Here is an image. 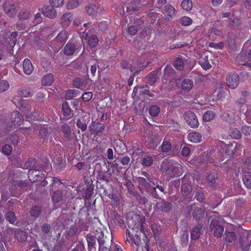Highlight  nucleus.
<instances>
[{"instance_id": "33", "label": "nucleus", "mask_w": 251, "mask_h": 251, "mask_svg": "<svg viewBox=\"0 0 251 251\" xmlns=\"http://www.w3.org/2000/svg\"><path fill=\"white\" fill-rule=\"evenodd\" d=\"M229 135L233 139H239L241 137V133L237 128H231L229 132Z\"/></svg>"}, {"instance_id": "59", "label": "nucleus", "mask_w": 251, "mask_h": 251, "mask_svg": "<svg viewBox=\"0 0 251 251\" xmlns=\"http://www.w3.org/2000/svg\"><path fill=\"white\" fill-rule=\"evenodd\" d=\"M242 132L246 136L251 138V126H244L242 127Z\"/></svg>"}, {"instance_id": "61", "label": "nucleus", "mask_w": 251, "mask_h": 251, "mask_svg": "<svg viewBox=\"0 0 251 251\" xmlns=\"http://www.w3.org/2000/svg\"><path fill=\"white\" fill-rule=\"evenodd\" d=\"M161 150L163 152H168L171 149V144L169 142L164 141L161 146Z\"/></svg>"}, {"instance_id": "58", "label": "nucleus", "mask_w": 251, "mask_h": 251, "mask_svg": "<svg viewBox=\"0 0 251 251\" xmlns=\"http://www.w3.org/2000/svg\"><path fill=\"white\" fill-rule=\"evenodd\" d=\"M188 232H186L183 233L181 237V244L183 247H185L187 245L188 243Z\"/></svg>"}, {"instance_id": "57", "label": "nucleus", "mask_w": 251, "mask_h": 251, "mask_svg": "<svg viewBox=\"0 0 251 251\" xmlns=\"http://www.w3.org/2000/svg\"><path fill=\"white\" fill-rule=\"evenodd\" d=\"M41 229L43 233L48 234L51 231V227L50 225L48 223H44L41 226Z\"/></svg>"}, {"instance_id": "29", "label": "nucleus", "mask_w": 251, "mask_h": 251, "mask_svg": "<svg viewBox=\"0 0 251 251\" xmlns=\"http://www.w3.org/2000/svg\"><path fill=\"white\" fill-rule=\"evenodd\" d=\"M63 198V194L61 190H57L52 193L51 195L52 201L53 203H58L60 202Z\"/></svg>"}, {"instance_id": "34", "label": "nucleus", "mask_w": 251, "mask_h": 251, "mask_svg": "<svg viewBox=\"0 0 251 251\" xmlns=\"http://www.w3.org/2000/svg\"><path fill=\"white\" fill-rule=\"evenodd\" d=\"M243 169L247 174H251V156L245 160L243 165Z\"/></svg>"}, {"instance_id": "36", "label": "nucleus", "mask_w": 251, "mask_h": 251, "mask_svg": "<svg viewBox=\"0 0 251 251\" xmlns=\"http://www.w3.org/2000/svg\"><path fill=\"white\" fill-rule=\"evenodd\" d=\"M174 67L178 71H182L184 68V62L181 58L177 57L173 63Z\"/></svg>"}, {"instance_id": "44", "label": "nucleus", "mask_w": 251, "mask_h": 251, "mask_svg": "<svg viewBox=\"0 0 251 251\" xmlns=\"http://www.w3.org/2000/svg\"><path fill=\"white\" fill-rule=\"evenodd\" d=\"M61 131L64 134L65 138H69L71 135V130L70 126L67 124H64L61 127Z\"/></svg>"}, {"instance_id": "18", "label": "nucleus", "mask_w": 251, "mask_h": 251, "mask_svg": "<svg viewBox=\"0 0 251 251\" xmlns=\"http://www.w3.org/2000/svg\"><path fill=\"white\" fill-rule=\"evenodd\" d=\"M237 146H234V144H230L229 145H226L224 147L225 154L230 158L232 157L235 153V150Z\"/></svg>"}, {"instance_id": "47", "label": "nucleus", "mask_w": 251, "mask_h": 251, "mask_svg": "<svg viewBox=\"0 0 251 251\" xmlns=\"http://www.w3.org/2000/svg\"><path fill=\"white\" fill-rule=\"evenodd\" d=\"M5 218L10 224H13L16 220L15 213L13 211H8L5 215Z\"/></svg>"}, {"instance_id": "63", "label": "nucleus", "mask_w": 251, "mask_h": 251, "mask_svg": "<svg viewBox=\"0 0 251 251\" xmlns=\"http://www.w3.org/2000/svg\"><path fill=\"white\" fill-rule=\"evenodd\" d=\"M50 5L55 7H59L64 4V0H49Z\"/></svg>"}, {"instance_id": "1", "label": "nucleus", "mask_w": 251, "mask_h": 251, "mask_svg": "<svg viewBox=\"0 0 251 251\" xmlns=\"http://www.w3.org/2000/svg\"><path fill=\"white\" fill-rule=\"evenodd\" d=\"M210 223V229L213 235L217 237H221L224 230V221L223 218L216 212L212 211L206 214Z\"/></svg>"}, {"instance_id": "26", "label": "nucleus", "mask_w": 251, "mask_h": 251, "mask_svg": "<svg viewBox=\"0 0 251 251\" xmlns=\"http://www.w3.org/2000/svg\"><path fill=\"white\" fill-rule=\"evenodd\" d=\"M42 212V207L38 205L33 206L30 210V215L35 218H38Z\"/></svg>"}, {"instance_id": "42", "label": "nucleus", "mask_w": 251, "mask_h": 251, "mask_svg": "<svg viewBox=\"0 0 251 251\" xmlns=\"http://www.w3.org/2000/svg\"><path fill=\"white\" fill-rule=\"evenodd\" d=\"M246 205V201L243 198H240L235 201L236 208L238 210H241Z\"/></svg>"}, {"instance_id": "14", "label": "nucleus", "mask_w": 251, "mask_h": 251, "mask_svg": "<svg viewBox=\"0 0 251 251\" xmlns=\"http://www.w3.org/2000/svg\"><path fill=\"white\" fill-rule=\"evenodd\" d=\"M140 2L141 0H131L126 7L127 12L129 14H132L134 12L138 11L140 8L138 5Z\"/></svg>"}, {"instance_id": "27", "label": "nucleus", "mask_w": 251, "mask_h": 251, "mask_svg": "<svg viewBox=\"0 0 251 251\" xmlns=\"http://www.w3.org/2000/svg\"><path fill=\"white\" fill-rule=\"evenodd\" d=\"M176 10L175 8L170 4H168L164 7V13L170 17L168 18V21L172 19V16L176 14Z\"/></svg>"}, {"instance_id": "7", "label": "nucleus", "mask_w": 251, "mask_h": 251, "mask_svg": "<svg viewBox=\"0 0 251 251\" xmlns=\"http://www.w3.org/2000/svg\"><path fill=\"white\" fill-rule=\"evenodd\" d=\"M184 118L187 124L192 128L198 127L199 123L196 115L192 111H188L184 114Z\"/></svg>"}, {"instance_id": "50", "label": "nucleus", "mask_w": 251, "mask_h": 251, "mask_svg": "<svg viewBox=\"0 0 251 251\" xmlns=\"http://www.w3.org/2000/svg\"><path fill=\"white\" fill-rule=\"evenodd\" d=\"M62 109L63 114L65 116H70L71 114V109L69 107L68 102H65L63 103L62 105Z\"/></svg>"}, {"instance_id": "2", "label": "nucleus", "mask_w": 251, "mask_h": 251, "mask_svg": "<svg viewBox=\"0 0 251 251\" xmlns=\"http://www.w3.org/2000/svg\"><path fill=\"white\" fill-rule=\"evenodd\" d=\"M239 244L242 250L248 251L250 249L251 245V230H245L240 233Z\"/></svg>"}, {"instance_id": "54", "label": "nucleus", "mask_w": 251, "mask_h": 251, "mask_svg": "<svg viewBox=\"0 0 251 251\" xmlns=\"http://www.w3.org/2000/svg\"><path fill=\"white\" fill-rule=\"evenodd\" d=\"M121 66L124 69H129L131 72L134 71L133 67L131 66L126 60H122L121 62Z\"/></svg>"}, {"instance_id": "56", "label": "nucleus", "mask_w": 251, "mask_h": 251, "mask_svg": "<svg viewBox=\"0 0 251 251\" xmlns=\"http://www.w3.org/2000/svg\"><path fill=\"white\" fill-rule=\"evenodd\" d=\"M9 85L7 81L2 80L0 81V92H3L8 89Z\"/></svg>"}, {"instance_id": "13", "label": "nucleus", "mask_w": 251, "mask_h": 251, "mask_svg": "<svg viewBox=\"0 0 251 251\" xmlns=\"http://www.w3.org/2000/svg\"><path fill=\"white\" fill-rule=\"evenodd\" d=\"M136 182L138 183V187L140 192L143 193L144 191L150 190V184L147 181L146 179L142 177H138L136 178Z\"/></svg>"}, {"instance_id": "16", "label": "nucleus", "mask_w": 251, "mask_h": 251, "mask_svg": "<svg viewBox=\"0 0 251 251\" xmlns=\"http://www.w3.org/2000/svg\"><path fill=\"white\" fill-rule=\"evenodd\" d=\"M23 168L24 169H41V167L37 164V160L34 158L29 159L26 161L24 165Z\"/></svg>"}, {"instance_id": "48", "label": "nucleus", "mask_w": 251, "mask_h": 251, "mask_svg": "<svg viewBox=\"0 0 251 251\" xmlns=\"http://www.w3.org/2000/svg\"><path fill=\"white\" fill-rule=\"evenodd\" d=\"M160 112L159 107L156 105H152L149 108V113L152 117L157 116Z\"/></svg>"}, {"instance_id": "53", "label": "nucleus", "mask_w": 251, "mask_h": 251, "mask_svg": "<svg viewBox=\"0 0 251 251\" xmlns=\"http://www.w3.org/2000/svg\"><path fill=\"white\" fill-rule=\"evenodd\" d=\"M194 199H196L198 201L201 202L203 201L204 199V195L203 191L201 189L198 190Z\"/></svg>"}, {"instance_id": "45", "label": "nucleus", "mask_w": 251, "mask_h": 251, "mask_svg": "<svg viewBox=\"0 0 251 251\" xmlns=\"http://www.w3.org/2000/svg\"><path fill=\"white\" fill-rule=\"evenodd\" d=\"M215 117V113L211 111H207L203 115V120L205 122H209L212 120Z\"/></svg>"}, {"instance_id": "37", "label": "nucleus", "mask_w": 251, "mask_h": 251, "mask_svg": "<svg viewBox=\"0 0 251 251\" xmlns=\"http://www.w3.org/2000/svg\"><path fill=\"white\" fill-rule=\"evenodd\" d=\"M193 86V81L188 79H184L182 83V88L184 90L189 91L192 88Z\"/></svg>"}, {"instance_id": "46", "label": "nucleus", "mask_w": 251, "mask_h": 251, "mask_svg": "<svg viewBox=\"0 0 251 251\" xmlns=\"http://www.w3.org/2000/svg\"><path fill=\"white\" fill-rule=\"evenodd\" d=\"M150 62L147 63L146 65H143L141 63H139L137 65V67H133L135 71L132 74L133 76L138 74L141 71L144 70L150 64Z\"/></svg>"}, {"instance_id": "24", "label": "nucleus", "mask_w": 251, "mask_h": 251, "mask_svg": "<svg viewBox=\"0 0 251 251\" xmlns=\"http://www.w3.org/2000/svg\"><path fill=\"white\" fill-rule=\"evenodd\" d=\"M75 50V46L74 44L68 43L64 48V53L66 55H72Z\"/></svg>"}, {"instance_id": "49", "label": "nucleus", "mask_w": 251, "mask_h": 251, "mask_svg": "<svg viewBox=\"0 0 251 251\" xmlns=\"http://www.w3.org/2000/svg\"><path fill=\"white\" fill-rule=\"evenodd\" d=\"M153 163V159L151 156H146L142 159V164L144 166L150 167Z\"/></svg>"}, {"instance_id": "11", "label": "nucleus", "mask_w": 251, "mask_h": 251, "mask_svg": "<svg viewBox=\"0 0 251 251\" xmlns=\"http://www.w3.org/2000/svg\"><path fill=\"white\" fill-rule=\"evenodd\" d=\"M54 6L52 5H44L42 8L43 14L50 19H53L57 16V13Z\"/></svg>"}, {"instance_id": "62", "label": "nucleus", "mask_w": 251, "mask_h": 251, "mask_svg": "<svg viewBox=\"0 0 251 251\" xmlns=\"http://www.w3.org/2000/svg\"><path fill=\"white\" fill-rule=\"evenodd\" d=\"M192 23V20L188 17H183L180 19V23L182 25L187 26L191 25Z\"/></svg>"}, {"instance_id": "12", "label": "nucleus", "mask_w": 251, "mask_h": 251, "mask_svg": "<svg viewBox=\"0 0 251 251\" xmlns=\"http://www.w3.org/2000/svg\"><path fill=\"white\" fill-rule=\"evenodd\" d=\"M206 180L209 186L215 189L217 188L220 183L217 175L214 173L208 174L206 176Z\"/></svg>"}, {"instance_id": "51", "label": "nucleus", "mask_w": 251, "mask_h": 251, "mask_svg": "<svg viewBox=\"0 0 251 251\" xmlns=\"http://www.w3.org/2000/svg\"><path fill=\"white\" fill-rule=\"evenodd\" d=\"M5 11L10 17H13L16 14V10L14 5H10L5 8Z\"/></svg>"}, {"instance_id": "5", "label": "nucleus", "mask_w": 251, "mask_h": 251, "mask_svg": "<svg viewBox=\"0 0 251 251\" xmlns=\"http://www.w3.org/2000/svg\"><path fill=\"white\" fill-rule=\"evenodd\" d=\"M181 166L178 164H171L168 160H164L161 165V169L164 171H171L172 175L174 176H178L180 174L179 171Z\"/></svg>"}, {"instance_id": "6", "label": "nucleus", "mask_w": 251, "mask_h": 251, "mask_svg": "<svg viewBox=\"0 0 251 251\" xmlns=\"http://www.w3.org/2000/svg\"><path fill=\"white\" fill-rule=\"evenodd\" d=\"M164 79L169 80L170 82H173L176 80V83L177 81L180 80V78L176 79V71L171 65H167L164 70Z\"/></svg>"}, {"instance_id": "52", "label": "nucleus", "mask_w": 251, "mask_h": 251, "mask_svg": "<svg viewBox=\"0 0 251 251\" xmlns=\"http://www.w3.org/2000/svg\"><path fill=\"white\" fill-rule=\"evenodd\" d=\"M235 233L234 232H226L225 235V239L226 241L231 243L236 239Z\"/></svg>"}, {"instance_id": "35", "label": "nucleus", "mask_w": 251, "mask_h": 251, "mask_svg": "<svg viewBox=\"0 0 251 251\" xmlns=\"http://www.w3.org/2000/svg\"><path fill=\"white\" fill-rule=\"evenodd\" d=\"M16 236L19 241L23 242L26 240L27 237V234L25 231L23 230H19L16 232Z\"/></svg>"}, {"instance_id": "30", "label": "nucleus", "mask_w": 251, "mask_h": 251, "mask_svg": "<svg viewBox=\"0 0 251 251\" xmlns=\"http://www.w3.org/2000/svg\"><path fill=\"white\" fill-rule=\"evenodd\" d=\"M40 169H31L28 171V176L30 181H35L39 176Z\"/></svg>"}, {"instance_id": "43", "label": "nucleus", "mask_w": 251, "mask_h": 251, "mask_svg": "<svg viewBox=\"0 0 251 251\" xmlns=\"http://www.w3.org/2000/svg\"><path fill=\"white\" fill-rule=\"evenodd\" d=\"M245 186L249 189H251V174H247L243 176L242 178Z\"/></svg>"}, {"instance_id": "40", "label": "nucleus", "mask_w": 251, "mask_h": 251, "mask_svg": "<svg viewBox=\"0 0 251 251\" xmlns=\"http://www.w3.org/2000/svg\"><path fill=\"white\" fill-rule=\"evenodd\" d=\"M182 8L186 11H190L193 7V3L190 0H183L181 2Z\"/></svg>"}, {"instance_id": "23", "label": "nucleus", "mask_w": 251, "mask_h": 251, "mask_svg": "<svg viewBox=\"0 0 251 251\" xmlns=\"http://www.w3.org/2000/svg\"><path fill=\"white\" fill-rule=\"evenodd\" d=\"M188 138L191 142L198 143L201 141V135L199 132H192L188 134Z\"/></svg>"}, {"instance_id": "20", "label": "nucleus", "mask_w": 251, "mask_h": 251, "mask_svg": "<svg viewBox=\"0 0 251 251\" xmlns=\"http://www.w3.org/2000/svg\"><path fill=\"white\" fill-rule=\"evenodd\" d=\"M33 91L29 88L21 87L19 88L17 91V94L21 97H31Z\"/></svg>"}, {"instance_id": "15", "label": "nucleus", "mask_w": 251, "mask_h": 251, "mask_svg": "<svg viewBox=\"0 0 251 251\" xmlns=\"http://www.w3.org/2000/svg\"><path fill=\"white\" fill-rule=\"evenodd\" d=\"M86 240L88 244L89 251H97L96 237L90 234L86 236Z\"/></svg>"}, {"instance_id": "8", "label": "nucleus", "mask_w": 251, "mask_h": 251, "mask_svg": "<svg viewBox=\"0 0 251 251\" xmlns=\"http://www.w3.org/2000/svg\"><path fill=\"white\" fill-rule=\"evenodd\" d=\"M226 84L231 89L236 88L239 83V76L234 73H229L226 76Z\"/></svg>"}, {"instance_id": "9", "label": "nucleus", "mask_w": 251, "mask_h": 251, "mask_svg": "<svg viewBox=\"0 0 251 251\" xmlns=\"http://www.w3.org/2000/svg\"><path fill=\"white\" fill-rule=\"evenodd\" d=\"M154 209L155 211L168 212L172 210V205L171 203L163 200L161 201L157 202Z\"/></svg>"}, {"instance_id": "10", "label": "nucleus", "mask_w": 251, "mask_h": 251, "mask_svg": "<svg viewBox=\"0 0 251 251\" xmlns=\"http://www.w3.org/2000/svg\"><path fill=\"white\" fill-rule=\"evenodd\" d=\"M142 229L141 227H140L139 230L136 231V233L133 237L130 238V239L127 237L126 242H128L130 244L133 242L137 246L140 245L142 244L141 236L142 235L143 237L145 236V234L142 232Z\"/></svg>"}, {"instance_id": "21", "label": "nucleus", "mask_w": 251, "mask_h": 251, "mask_svg": "<svg viewBox=\"0 0 251 251\" xmlns=\"http://www.w3.org/2000/svg\"><path fill=\"white\" fill-rule=\"evenodd\" d=\"M90 127L93 133L98 134L104 130L105 126L102 123L94 122L91 124Z\"/></svg>"}, {"instance_id": "64", "label": "nucleus", "mask_w": 251, "mask_h": 251, "mask_svg": "<svg viewBox=\"0 0 251 251\" xmlns=\"http://www.w3.org/2000/svg\"><path fill=\"white\" fill-rule=\"evenodd\" d=\"M209 32L210 33V37H213V35L218 36H222V32L221 30L217 29L215 27H212L209 29Z\"/></svg>"}, {"instance_id": "38", "label": "nucleus", "mask_w": 251, "mask_h": 251, "mask_svg": "<svg viewBox=\"0 0 251 251\" xmlns=\"http://www.w3.org/2000/svg\"><path fill=\"white\" fill-rule=\"evenodd\" d=\"M80 1L79 0H69L66 3V7L68 10L73 9L80 4Z\"/></svg>"}, {"instance_id": "32", "label": "nucleus", "mask_w": 251, "mask_h": 251, "mask_svg": "<svg viewBox=\"0 0 251 251\" xmlns=\"http://www.w3.org/2000/svg\"><path fill=\"white\" fill-rule=\"evenodd\" d=\"M159 76L158 75V73L156 71H152L148 75V81L150 85L154 84L158 79Z\"/></svg>"}, {"instance_id": "22", "label": "nucleus", "mask_w": 251, "mask_h": 251, "mask_svg": "<svg viewBox=\"0 0 251 251\" xmlns=\"http://www.w3.org/2000/svg\"><path fill=\"white\" fill-rule=\"evenodd\" d=\"M202 226V225L199 224L193 228L191 233V239L192 240H196L199 238Z\"/></svg>"}, {"instance_id": "41", "label": "nucleus", "mask_w": 251, "mask_h": 251, "mask_svg": "<svg viewBox=\"0 0 251 251\" xmlns=\"http://www.w3.org/2000/svg\"><path fill=\"white\" fill-rule=\"evenodd\" d=\"M98 38L95 35H91L88 40V44L91 48H94L98 43Z\"/></svg>"}, {"instance_id": "60", "label": "nucleus", "mask_w": 251, "mask_h": 251, "mask_svg": "<svg viewBox=\"0 0 251 251\" xmlns=\"http://www.w3.org/2000/svg\"><path fill=\"white\" fill-rule=\"evenodd\" d=\"M30 13L27 11H22L19 13L18 17L20 20H27L30 16Z\"/></svg>"}, {"instance_id": "55", "label": "nucleus", "mask_w": 251, "mask_h": 251, "mask_svg": "<svg viewBox=\"0 0 251 251\" xmlns=\"http://www.w3.org/2000/svg\"><path fill=\"white\" fill-rule=\"evenodd\" d=\"M72 20V16L70 13L64 14L61 18L62 22L64 23L66 25H69V23Z\"/></svg>"}, {"instance_id": "3", "label": "nucleus", "mask_w": 251, "mask_h": 251, "mask_svg": "<svg viewBox=\"0 0 251 251\" xmlns=\"http://www.w3.org/2000/svg\"><path fill=\"white\" fill-rule=\"evenodd\" d=\"M153 186L150 188L148 194L153 198L160 199L161 197L166 194L164 185L155 184L152 183Z\"/></svg>"}, {"instance_id": "19", "label": "nucleus", "mask_w": 251, "mask_h": 251, "mask_svg": "<svg viewBox=\"0 0 251 251\" xmlns=\"http://www.w3.org/2000/svg\"><path fill=\"white\" fill-rule=\"evenodd\" d=\"M23 70L25 74L30 75L33 70V67L28 59H25L23 62Z\"/></svg>"}, {"instance_id": "17", "label": "nucleus", "mask_w": 251, "mask_h": 251, "mask_svg": "<svg viewBox=\"0 0 251 251\" xmlns=\"http://www.w3.org/2000/svg\"><path fill=\"white\" fill-rule=\"evenodd\" d=\"M11 122L15 126H19L22 123V118L18 111H14L11 116Z\"/></svg>"}, {"instance_id": "39", "label": "nucleus", "mask_w": 251, "mask_h": 251, "mask_svg": "<svg viewBox=\"0 0 251 251\" xmlns=\"http://www.w3.org/2000/svg\"><path fill=\"white\" fill-rule=\"evenodd\" d=\"M67 39V32L64 30L61 31L56 37V40L61 43L65 42Z\"/></svg>"}, {"instance_id": "31", "label": "nucleus", "mask_w": 251, "mask_h": 251, "mask_svg": "<svg viewBox=\"0 0 251 251\" xmlns=\"http://www.w3.org/2000/svg\"><path fill=\"white\" fill-rule=\"evenodd\" d=\"M181 190L182 195L185 196L191 195L193 191L192 186L188 183L182 184Z\"/></svg>"}, {"instance_id": "25", "label": "nucleus", "mask_w": 251, "mask_h": 251, "mask_svg": "<svg viewBox=\"0 0 251 251\" xmlns=\"http://www.w3.org/2000/svg\"><path fill=\"white\" fill-rule=\"evenodd\" d=\"M134 198L138 201L140 204H146L148 202V199L145 197L142 196L137 192L131 191L130 193Z\"/></svg>"}, {"instance_id": "28", "label": "nucleus", "mask_w": 251, "mask_h": 251, "mask_svg": "<svg viewBox=\"0 0 251 251\" xmlns=\"http://www.w3.org/2000/svg\"><path fill=\"white\" fill-rule=\"evenodd\" d=\"M54 81V76L52 74H49L45 75L42 79V83L44 85H51Z\"/></svg>"}, {"instance_id": "4", "label": "nucleus", "mask_w": 251, "mask_h": 251, "mask_svg": "<svg viewBox=\"0 0 251 251\" xmlns=\"http://www.w3.org/2000/svg\"><path fill=\"white\" fill-rule=\"evenodd\" d=\"M188 212L191 213L194 219L199 221L201 220L204 216L205 211L202 207H199L193 203L187 207Z\"/></svg>"}]
</instances>
